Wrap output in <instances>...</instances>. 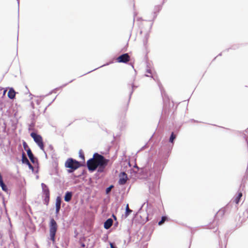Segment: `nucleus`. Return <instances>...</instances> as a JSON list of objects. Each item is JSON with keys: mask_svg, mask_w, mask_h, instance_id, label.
Wrapping results in <instances>:
<instances>
[{"mask_svg": "<svg viewBox=\"0 0 248 248\" xmlns=\"http://www.w3.org/2000/svg\"><path fill=\"white\" fill-rule=\"evenodd\" d=\"M109 160L106 159L103 155L94 153L93 158L87 162V166L90 171H94L98 167L99 172H103L108 165Z\"/></svg>", "mask_w": 248, "mask_h": 248, "instance_id": "f257e3e1", "label": "nucleus"}, {"mask_svg": "<svg viewBox=\"0 0 248 248\" xmlns=\"http://www.w3.org/2000/svg\"><path fill=\"white\" fill-rule=\"evenodd\" d=\"M80 166V165L78 161L71 158L67 159L65 163V167L70 169V170H68V172L69 173L72 172L79 168Z\"/></svg>", "mask_w": 248, "mask_h": 248, "instance_id": "f03ea898", "label": "nucleus"}, {"mask_svg": "<svg viewBox=\"0 0 248 248\" xmlns=\"http://www.w3.org/2000/svg\"><path fill=\"white\" fill-rule=\"evenodd\" d=\"M58 225L56 221L54 218L50 219L49 223V234L50 239L53 242H55V237L57 230Z\"/></svg>", "mask_w": 248, "mask_h": 248, "instance_id": "7ed1b4c3", "label": "nucleus"}, {"mask_svg": "<svg viewBox=\"0 0 248 248\" xmlns=\"http://www.w3.org/2000/svg\"><path fill=\"white\" fill-rule=\"evenodd\" d=\"M31 136L33 139L34 141L37 144L38 146L42 150H44V145L42 137L35 133L32 132Z\"/></svg>", "mask_w": 248, "mask_h": 248, "instance_id": "20e7f679", "label": "nucleus"}, {"mask_svg": "<svg viewBox=\"0 0 248 248\" xmlns=\"http://www.w3.org/2000/svg\"><path fill=\"white\" fill-rule=\"evenodd\" d=\"M42 187L43 189V195H44V202L46 205H48L49 201L50 193L48 187L44 183H42Z\"/></svg>", "mask_w": 248, "mask_h": 248, "instance_id": "39448f33", "label": "nucleus"}, {"mask_svg": "<svg viewBox=\"0 0 248 248\" xmlns=\"http://www.w3.org/2000/svg\"><path fill=\"white\" fill-rule=\"evenodd\" d=\"M130 56L128 53L122 54L117 58L116 61L118 62L126 63L130 61Z\"/></svg>", "mask_w": 248, "mask_h": 248, "instance_id": "423d86ee", "label": "nucleus"}, {"mask_svg": "<svg viewBox=\"0 0 248 248\" xmlns=\"http://www.w3.org/2000/svg\"><path fill=\"white\" fill-rule=\"evenodd\" d=\"M128 180L127 175L124 172L120 173L119 175V184L121 185H124Z\"/></svg>", "mask_w": 248, "mask_h": 248, "instance_id": "0eeeda50", "label": "nucleus"}, {"mask_svg": "<svg viewBox=\"0 0 248 248\" xmlns=\"http://www.w3.org/2000/svg\"><path fill=\"white\" fill-rule=\"evenodd\" d=\"M16 92L14 89L12 88H10L8 92V97L11 99H13L15 98Z\"/></svg>", "mask_w": 248, "mask_h": 248, "instance_id": "6e6552de", "label": "nucleus"}, {"mask_svg": "<svg viewBox=\"0 0 248 248\" xmlns=\"http://www.w3.org/2000/svg\"><path fill=\"white\" fill-rule=\"evenodd\" d=\"M113 220L111 218L107 219L104 223V228L108 229L112 225Z\"/></svg>", "mask_w": 248, "mask_h": 248, "instance_id": "1a4fd4ad", "label": "nucleus"}, {"mask_svg": "<svg viewBox=\"0 0 248 248\" xmlns=\"http://www.w3.org/2000/svg\"><path fill=\"white\" fill-rule=\"evenodd\" d=\"M27 153L28 155L29 158L30 159L32 163H34L35 158L34 157L32 153L31 150L30 148H29L28 150H27Z\"/></svg>", "mask_w": 248, "mask_h": 248, "instance_id": "9d476101", "label": "nucleus"}, {"mask_svg": "<svg viewBox=\"0 0 248 248\" xmlns=\"http://www.w3.org/2000/svg\"><path fill=\"white\" fill-rule=\"evenodd\" d=\"M72 197V193L71 192H67L64 196V201L69 202L71 201Z\"/></svg>", "mask_w": 248, "mask_h": 248, "instance_id": "9b49d317", "label": "nucleus"}, {"mask_svg": "<svg viewBox=\"0 0 248 248\" xmlns=\"http://www.w3.org/2000/svg\"><path fill=\"white\" fill-rule=\"evenodd\" d=\"M22 162L23 163L27 164V163H29V161L26 157L24 153L22 154Z\"/></svg>", "mask_w": 248, "mask_h": 248, "instance_id": "f8f14e48", "label": "nucleus"}, {"mask_svg": "<svg viewBox=\"0 0 248 248\" xmlns=\"http://www.w3.org/2000/svg\"><path fill=\"white\" fill-rule=\"evenodd\" d=\"M61 198L60 197H58L56 199V208H61Z\"/></svg>", "mask_w": 248, "mask_h": 248, "instance_id": "ddd939ff", "label": "nucleus"}, {"mask_svg": "<svg viewBox=\"0 0 248 248\" xmlns=\"http://www.w3.org/2000/svg\"><path fill=\"white\" fill-rule=\"evenodd\" d=\"M132 212V210L130 209L129 208V205L127 204L126 206V212H125V216L127 217Z\"/></svg>", "mask_w": 248, "mask_h": 248, "instance_id": "4468645a", "label": "nucleus"}, {"mask_svg": "<svg viewBox=\"0 0 248 248\" xmlns=\"http://www.w3.org/2000/svg\"><path fill=\"white\" fill-rule=\"evenodd\" d=\"M242 193L241 192H239L238 193V196L235 198V202L236 203V204H238L239 202V201L241 199V198L242 197Z\"/></svg>", "mask_w": 248, "mask_h": 248, "instance_id": "2eb2a0df", "label": "nucleus"}, {"mask_svg": "<svg viewBox=\"0 0 248 248\" xmlns=\"http://www.w3.org/2000/svg\"><path fill=\"white\" fill-rule=\"evenodd\" d=\"M0 186L1 187L2 189L4 191H6L7 188L4 183H3V181H1L0 182Z\"/></svg>", "mask_w": 248, "mask_h": 248, "instance_id": "dca6fc26", "label": "nucleus"}, {"mask_svg": "<svg viewBox=\"0 0 248 248\" xmlns=\"http://www.w3.org/2000/svg\"><path fill=\"white\" fill-rule=\"evenodd\" d=\"M166 219H167L166 217H162L161 220L158 222V225H161L162 224H163L164 223V222L166 221Z\"/></svg>", "mask_w": 248, "mask_h": 248, "instance_id": "f3484780", "label": "nucleus"}, {"mask_svg": "<svg viewBox=\"0 0 248 248\" xmlns=\"http://www.w3.org/2000/svg\"><path fill=\"white\" fill-rule=\"evenodd\" d=\"M79 157L83 160H85L84 155L83 151L81 150L79 152Z\"/></svg>", "mask_w": 248, "mask_h": 248, "instance_id": "a211bd4d", "label": "nucleus"}, {"mask_svg": "<svg viewBox=\"0 0 248 248\" xmlns=\"http://www.w3.org/2000/svg\"><path fill=\"white\" fill-rule=\"evenodd\" d=\"M176 138V136L174 134V133L172 132L171 134V136H170V141L171 143L173 142L174 140Z\"/></svg>", "mask_w": 248, "mask_h": 248, "instance_id": "6ab92c4d", "label": "nucleus"}, {"mask_svg": "<svg viewBox=\"0 0 248 248\" xmlns=\"http://www.w3.org/2000/svg\"><path fill=\"white\" fill-rule=\"evenodd\" d=\"M23 146L24 149L26 151L29 148L27 143L25 141H23Z\"/></svg>", "mask_w": 248, "mask_h": 248, "instance_id": "aec40b11", "label": "nucleus"}, {"mask_svg": "<svg viewBox=\"0 0 248 248\" xmlns=\"http://www.w3.org/2000/svg\"><path fill=\"white\" fill-rule=\"evenodd\" d=\"M113 187L112 186H109V187H108L106 189V192L107 193H108L111 190V188Z\"/></svg>", "mask_w": 248, "mask_h": 248, "instance_id": "412c9836", "label": "nucleus"}, {"mask_svg": "<svg viewBox=\"0 0 248 248\" xmlns=\"http://www.w3.org/2000/svg\"><path fill=\"white\" fill-rule=\"evenodd\" d=\"M27 165L29 166V168H30V169L33 170V166L31 165V164L30 163V162H29V163H27Z\"/></svg>", "mask_w": 248, "mask_h": 248, "instance_id": "4be33fe9", "label": "nucleus"}, {"mask_svg": "<svg viewBox=\"0 0 248 248\" xmlns=\"http://www.w3.org/2000/svg\"><path fill=\"white\" fill-rule=\"evenodd\" d=\"M60 208H56V213L58 214L59 213Z\"/></svg>", "mask_w": 248, "mask_h": 248, "instance_id": "5701e85b", "label": "nucleus"}, {"mask_svg": "<svg viewBox=\"0 0 248 248\" xmlns=\"http://www.w3.org/2000/svg\"><path fill=\"white\" fill-rule=\"evenodd\" d=\"M110 246L111 248H117L112 243H110Z\"/></svg>", "mask_w": 248, "mask_h": 248, "instance_id": "b1692460", "label": "nucleus"}, {"mask_svg": "<svg viewBox=\"0 0 248 248\" xmlns=\"http://www.w3.org/2000/svg\"><path fill=\"white\" fill-rule=\"evenodd\" d=\"M7 92V90H4V91H3V95H4Z\"/></svg>", "mask_w": 248, "mask_h": 248, "instance_id": "393cba45", "label": "nucleus"}, {"mask_svg": "<svg viewBox=\"0 0 248 248\" xmlns=\"http://www.w3.org/2000/svg\"><path fill=\"white\" fill-rule=\"evenodd\" d=\"M81 246H82V247L84 248V247H85V244L84 243H82L81 244Z\"/></svg>", "mask_w": 248, "mask_h": 248, "instance_id": "a878e982", "label": "nucleus"}]
</instances>
